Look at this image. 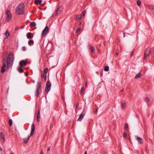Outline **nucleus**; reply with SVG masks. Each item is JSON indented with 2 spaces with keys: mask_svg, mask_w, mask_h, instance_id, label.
Segmentation results:
<instances>
[{
  "mask_svg": "<svg viewBox=\"0 0 154 154\" xmlns=\"http://www.w3.org/2000/svg\"><path fill=\"white\" fill-rule=\"evenodd\" d=\"M7 53H4L3 57V64L2 67L5 68L6 66L5 63L7 64V67L8 68L11 67L13 65L14 60V55L12 53L9 54L7 57Z\"/></svg>",
  "mask_w": 154,
  "mask_h": 154,
  "instance_id": "f257e3e1",
  "label": "nucleus"
},
{
  "mask_svg": "<svg viewBox=\"0 0 154 154\" xmlns=\"http://www.w3.org/2000/svg\"><path fill=\"white\" fill-rule=\"evenodd\" d=\"M24 4L21 3L17 7L15 11V13L17 15L23 14L24 13Z\"/></svg>",
  "mask_w": 154,
  "mask_h": 154,
  "instance_id": "f03ea898",
  "label": "nucleus"
},
{
  "mask_svg": "<svg viewBox=\"0 0 154 154\" xmlns=\"http://www.w3.org/2000/svg\"><path fill=\"white\" fill-rule=\"evenodd\" d=\"M49 29L48 26H46L42 31V38L45 37L48 32H49Z\"/></svg>",
  "mask_w": 154,
  "mask_h": 154,
  "instance_id": "7ed1b4c3",
  "label": "nucleus"
},
{
  "mask_svg": "<svg viewBox=\"0 0 154 154\" xmlns=\"http://www.w3.org/2000/svg\"><path fill=\"white\" fill-rule=\"evenodd\" d=\"M151 49L148 48L145 49L144 52L143 59L145 60L151 53Z\"/></svg>",
  "mask_w": 154,
  "mask_h": 154,
  "instance_id": "20e7f679",
  "label": "nucleus"
},
{
  "mask_svg": "<svg viewBox=\"0 0 154 154\" xmlns=\"http://www.w3.org/2000/svg\"><path fill=\"white\" fill-rule=\"evenodd\" d=\"M6 14L7 16L6 17V21L9 22L12 19V16L11 13L9 10H7Z\"/></svg>",
  "mask_w": 154,
  "mask_h": 154,
  "instance_id": "39448f33",
  "label": "nucleus"
},
{
  "mask_svg": "<svg viewBox=\"0 0 154 154\" xmlns=\"http://www.w3.org/2000/svg\"><path fill=\"white\" fill-rule=\"evenodd\" d=\"M87 111V109H86L85 108H84L82 113L80 115L79 118H78L77 121H81L82 119H83L84 116L85 115L86 112Z\"/></svg>",
  "mask_w": 154,
  "mask_h": 154,
  "instance_id": "423d86ee",
  "label": "nucleus"
},
{
  "mask_svg": "<svg viewBox=\"0 0 154 154\" xmlns=\"http://www.w3.org/2000/svg\"><path fill=\"white\" fill-rule=\"evenodd\" d=\"M63 9V7L61 6L59 7L54 12V15L55 16H57L59 14H60Z\"/></svg>",
  "mask_w": 154,
  "mask_h": 154,
  "instance_id": "0eeeda50",
  "label": "nucleus"
},
{
  "mask_svg": "<svg viewBox=\"0 0 154 154\" xmlns=\"http://www.w3.org/2000/svg\"><path fill=\"white\" fill-rule=\"evenodd\" d=\"M28 60L27 59L25 60H21L19 63V65L20 67H23V66H26L28 63Z\"/></svg>",
  "mask_w": 154,
  "mask_h": 154,
  "instance_id": "6e6552de",
  "label": "nucleus"
},
{
  "mask_svg": "<svg viewBox=\"0 0 154 154\" xmlns=\"http://www.w3.org/2000/svg\"><path fill=\"white\" fill-rule=\"evenodd\" d=\"M0 140L3 143H4L5 140V137L2 132L0 133Z\"/></svg>",
  "mask_w": 154,
  "mask_h": 154,
  "instance_id": "1a4fd4ad",
  "label": "nucleus"
},
{
  "mask_svg": "<svg viewBox=\"0 0 154 154\" xmlns=\"http://www.w3.org/2000/svg\"><path fill=\"white\" fill-rule=\"evenodd\" d=\"M35 130V125L34 124H32L31 128V132L30 136H32L33 135Z\"/></svg>",
  "mask_w": 154,
  "mask_h": 154,
  "instance_id": "9d476101",
  "label": "nucleus"
},
{
  "mask_svg": "<svg viewBox=\"0 0 154 154\" xmlns=\"http://www.w3.org/2000/svg\"><path fill=\"white\" fill-rule=\"evenodd\" d=\"M41 82H37L36 86V90L40 91L41 90Z\"/></svg>",
  "mask_w": 154,
  "mask_h": 154,
  "instance_id": "9b49d317",
  "label": "nucleus"
},
{
  "mask_svg": "<svg viewBox=\"0 0 154 154\" xmlns=\"http://www.w3.org/2000/svg\"><path fill=\"white\" fill-rule=\"evenodd\" d=\"M33 35L31 32H28L27 35V38L28 39L32 38L33 37Z\"/></svg>",
  "mask_w": 154,
  "mask_h": 154,
  "instance_id": "f8f14e48",
  "label": "nucleus"
},
{
  "mask_svg": "<svg viewBox=\"0 0 154 154\" xmlns=\"http://www.w3.org/2000/svg\"><path fill=\"white\" fill-rule=\"evenodd\" d=\"M136 140L138 141L140 144H142L143 143V140L142 138L139 137H137Z\"/></svg>",
  "mask_w": 154,
  "mask_h": 154,
  "instance_id": "ddd939ff",
  "label": "nucleus"
},
{
  "mask_svg": "<svg viewBox=\"0 0 154 154\" xmlns=\"http://www.w3.org/2000/svg\"><path fill=\"white\" fill-rule=\"evenodd\" d=\"M51 89V88L48 87H46L45 89V92L46 94H47L48 92L50 91Z\"/></svg>",
  "mask_w": 154,
  "mask_h": 154,
  "instance_id": "4468645a",
  "label": "nucleus"
},
{
  "mask_svg": "<svg viewBox=\"0 0 154 154\" xmlns=\"http://www.w3.org/2000/svg\"><path fill=\"white\" fill-rule=\"evenodd\" d=\"M42 2V0H35L34 1V3L36 5H38L40 4Z\"/></svg>",
  "mask_w": 154,
  "mask_h": 154,
  "instance_id": "2eb2a0df",
  "label": "nucleus"
},
{
  "mask_svg": "<svg viewBox=\"0 0 154 154\" xmlns=\"http://www.w3.org/2000/svg\"><path fill=\"white\" fill-rule=\"evenodd\" d=\"M5 34L6 36L5 38L7 39L8 38L9 36L10 35V33L8 31L6 30L5 32Z\"/></svg>",
  "mask_w": 154,
  "mask_h": 154,
  "instance_id": "dca6fc26",
  "label": "nucleus"
},
{
  "mask_svg": "<svg viewBox=\"0 0 154 154\" xmlns=\"http://www.w3.org/2000/svg\"><path fill=\"white\" fill-rule=\"evenodd\" d=\"M51 83L50 81H48L46 83V87H48L51 88Z\"/></svg>",
  "mask_w": 154,
  "mask_h": 154,
  "instance_id": "f3484780",
  "label": "nucleus"
},
{
  "mask_svg": "<svg viewBox=\"0 0 154 154\" xmlns=\"http://www.w3.org/2000/svg\"><path fill=\"white\" fill-rule=\"evenodd\" d=\"M147 8L149 9H151L152 10H154V6L152 5H148L147 6Z\"/></svg>",
  "mask_w": 154,
  "mask_h": 154,
  "instance_id": "a211bd4d",
  "label": "nucleus"
},
{
  "mask_svg": "<svg viewBox=\"0 0 154 154\" xmlns=\"http://www.w3.org/2000/svg\"><path fill=\"white\" fill-rule=\"evenodd\" d=\"M141 75L140 73H139L137 75H136L135 77V79H138L141 77Z\"/></svg>",
  "mask_w": 154,
  "mask_h": 154,
  "instance_id": "6ab92c4d",
  "label": "nucleus"
},
{
  "mask_svg": "<svg viewBox=\"0 0 154 154\" xmlns=\"http://www.w3.org/2000/svg\"><path fill=\"white\" fill-rule=\"evenodd\" d=\"M22 67L20 66V67H18L17 68V70L20 73H22L23 72V70L21 68Z\"/></svg>",
  "mask_w": 154,
  "mask_h": 154,
  "instance_id": "aec40b11",
  "label": "nucleus"
},
{
  "mask_svg": "<svg viewBox=\"0 0 154 154\" xmlns=\"http://www.w3.org/2000/svg\"><path fill=\"white\" fill-rule=\"evenodd\" d=\"M41 76L42 78H43L44 79L45 81H46L47 79V76L46 75V74H42Z\"/></svg>",
  "mask_w": 154,
  "mask_h": 154,
  "instance_id": "412c9836",
  "label": "nucleus"
},
{
  "mask_svg": "<svg viewBox=\"0 0 154 154\" xmlns=\"http://www.w3.org/2000/svg\"><path fill=\"white\" fill-rule=\"evenodd\" d=\"M30 137V136H28L26 138H24L23 139V141H24V142L25 143H27Z\"/></svg>",
  "mask_w": 154,
  "mask_h": 154,
  "instance_id": "4be33fe9",
  "label": "nucleus"
},
{
  "mask_svg": "<svg viewBox=\"0 0 154 154\" xmlns=\"http://www.w3.org/2000/svg\"><path fill=\"white\" fill-rule=\"evenodd\" d=\"M30 26L31 27L35 26H36V23L34 22H32L30 23Z\"/></svg>",
  "mask_w": 154,
  "mask_h": 154,
  "instance_id": "5701e85b",
  "label": "nucleus"
},
{
  "mask_svg": "<svg viewBox=\"0 0 154 154\" xmlns=\"http://www.w3.org/2000/svg\"><path fill=\"white\" fill-rule=\"evenodd\" d=\"M8 123L10 126H11L12 125L13 122L12 120L11 119H9Z\"/></svg>",
  "mask_w": 154,
  "mask_h": 154,
  "instance_id": "b1692460",
  "label": "nucleus"
},
{
  "mask_svg": "<svg viewBox=\"0 0 154 154\" xmlns=\"http://www.w3.org/2000/svg\"><path fill=\"white\" fill-rule=\"evenodd\" d=\"M34 44V41L32 40H30L28 42V44L29 45Z\"/></svg>",
  "mask_w": 154,
  "mask_h": 154,
  "instance_id": "393cba45",
  "label": "nucleus"
},
{
  "mask_svg": "<svg viewBox=\"0 0 154 154\" xmlns=\"http://www.w3.org/2000/svg\"><path fill=\"white\" fill-rule=\"evenodd\" d=\"M109 70V67L108 66H106L104 68V70L105 71H108Z\"/></svg>",
  "mask_w": 154,
  "mask_h": 154,
  "instance_id": "a878e982",
  "label": "nucleus"
},
{
  "mask_svg": "<svg viewBox=\"0 0 154 154\" xmlns=\"http://www.w3.org/2000/svg\"><path fill=\"white\" fill-rule=\"evenodd\" d=\"M39 91L36 90L35 91V94L36 97H38L39 94Z\"/></svg>",
  "mask_w": 154,
  "mask_h": 154,
  "instance_id": "bb28decb",
  "label": "nucleus"
},
{
  "mask_svg": "<svg viewBox=\"0 0 154 154\" xmlns=\"http://www.w3.org/2000/svg\"><path fill=\"white\" fill-rule=\"evenodd\" d=\"M137 4L138 6H140L141 4V2L140 0H137Z\"/></svg>",
  "mask_w": 154,
  "mask_h": 154,
  "instance_id": "cd10ccee",
  "label": "nucleus"
},
{
  "mask_svg": "<svg viewBox=\"0 0 154 154\" xmlns=\"http://www.w3.org/2000/svg\"><path fill=\"white\" fill-rule=\"evenodd\" d=\"M91 51L93 53L95 51L94 48L93 47L91 46Z\"/></svg>",
  "mask_w": 154,
  "mask_h": 154,
  "instance_id": "c85d7f7f",
  "label": "nucleus"
},
{
  "mask_svg": "<svg viewBox=\"0 0 154 154\" xmlns=\"http://www.w3.org/2000/svg\"><path fill=\"white\" fill-rule=\"evenodd\" d=\"M125 102H122V106L123 109H124L125 107Z\"/></svg>",
  "mask_w": 154,
  "mask_h": 154,
  "instance_id": "c756f323",
  "label": "nucleus"
},
{
  "mask_svg": "<svg viewBox=\"0 0 154 154\" xmlns=\"http://www.w3.org/2000/svg\"><path fill=\"white\" fill-rule=\"evenodd\" d=\"M81 18V16L80 15H78L76 17V19L77 20H80Z\"/></svg>",
  "mask_w": 154,
  "mask_h": 154,
  "instance_id": "7c9ffc66",
  "label": "nucleus"
},
{
  "mask_svg": "<svg viewBox=\"0 0 154 154\" xmlns=\"http://www.w3.org/2000/svg\"><path fill=\"white\" fill-rule=\"evenodd\" d=\"M128 124H126L125 125V129L127 130V131H128Z\"/></svg>",
  "mask_w": 154,
  "mask_h": 154,
  "instance_id": "2f4dec72",
  "label": "nucleus"
},
{
  "mask_svg": "<svg viewBox=\"0 0 154 154\" xmlns=\"http://www.w3.org/2000/svg\"><path fill=\"white\" fill-rule=\"evenodd\" d=\"M48 71V68L45 69L44 70V74H46Z\"/></svg>",
  "mask_w": 154,
  "mask_h": 154,
  "instance_id": "473e14b6",
  "label": "nucleus"
},
{
  "mask_svg": "<svg viewBox=\"0 0 154 154\" xmlns=\"http://www.w3.org/2000/svg\"><path fill=\"white\" fill-rule=\"evenodd\" d=\"M40 117V111L39 110H38V113H37V118H38V117Z\"/></svg>",
  "mask_w": 154,
  "mask_h": 154,
  "instance_id": "72a5a7b5",
  "label": "nucleus"
},
{
  "mask_svg": "<svg viewBox=\"0 0 154 154\" xmlns=\"http://www.w3.org/2000/svg\"><path fill=\"white\" fill-rule=\"evenodd\" d=\"M85 91V88L84 87L82 88L80 92L81 94H82Z\"/></svg>",
  "mask_w": 154,
  "mask_h": 154,
  "instance_id": "f704fd0d",
  "label": "nucleus"
},
{
  "mask_svg": "<svg viewBox=\"0 0 154 154\" xmlns=\"http://www.w3.org/2000/svg\"><path fill=\"white\" fill-rule=\"evenodd\" d=\"M5 68L3 67H2L1 69V72L2 73H3L5 72Z\"/></svg>",
  "mask_w": 154,
  "mask_h": 154,
  "instance_id": "c9c22d12",
  "label": "nucleus"
},
{
  "mask_svg": "<svg viewBox=\"0 0 154 154\" xmlns=\"http://www.w3.org/2000/svg\"><path fill=\"white\" fill-rule=\"evenodd\" d=\"M86 13V11H83L82 13V16H84L85 15V14Z\"/></svg>",
  "mask_w": 154,
  "mask_h": 154,
  "instance_id": "e433bc0d",
  "label": "nucleus"
},
{
  "mask_svg": "<svg viewBox=\"0 0 154 154\" xmlns=\"http://www.w3.org/2000/svg\"><path fill=\"white\" fill-rule=\"evenodd\" d=\"M81 30V28H79L77 30H76V33H78L79 32V31H80V30Z\"/></svg>",
  "mask_w": 154,
  "mask_h": 154,
  "instance_id": "4c0bfd02",
  "label": "nucleus"
},
{
  "mask_svg": "<svg viewBox=\"0 0 154 154\" xmlns=\"http://www.w3.org/2000/svg\"><path fill=\"white\" fill-rule=\"evenodd\" d=\"M145 100L147 102H149V100L148 97H146L145 98Z\"/></svg>",
  "mask_w": 154,
  "mask_h": 154,
  "instance_id": "58836bf2",
  "label": "nucleus"
},
{
  "mask_svg": "<svg viewBox=\"0 0 154 154\" xmlns=\"http://www.w3.org/2000/svg\"><path fill=\"white\" fill-rule=\"evenodd\" d=\"M127 134L126 133H124L123 134V136L124 138H126L127 137Z\"/></svg>",
  "mask_w": 154,
  "mask_h": 154,
  "instance_id": "ea45409f",
  "label": "nucleus"
},
{
  "mask_svg": "<svg viewBox=\"0 0 154 154\" xmlns=\"http://www.w3.org/2000/svg\"><path fill=\"white\" fill-rule=\"evenodd\" d=\"M23 50V51H25L26 50V48L25 46H23L22 48Z\"/></svg>",
  "mask_w": 154,
  "mask_h": 154,
  "instance_id": "a19ab883",
  "label": "nucleus"
},
{
  "mask_svg": "<svg viewBox=\"0 0 154 154\" xmlns=\"http://www.w3.org/2000/svg\"><path fill=\"white\" fill-rule=\"evenodd\" d=\"M50 147H48L47 149V151L48 152L50 150Z\"/></svg>",
  "mask_w": 154,
  "mask_h": 154,
  "instance_id": "79ce46f5",
  "label": "nucleus"
},
{
  "mask_svg": "<svg viewBox=\"0 0 154 154\" xmlns=\"http://www.w3.org/2000/svg\"><path fill=\"white\" fill-rule=\"evenodd\" d=\"M37 120L38 122H39L40 121V117L37 118Z\"/></svg>",
  "mask_w": 154,
  "mask_h": 154,
  "instance_id": "37998d69",
  "label": "nucleus"
},
{
  "mask_svg": "<svg viewBox=\"0 0 154 154\" xmlns=\"http://www.w3.org/2000/svg\"><path fill=\"white\" fill-rule=\"evenodd\" d=\"M78 106H79V104L78 103H77L76 105V108L77 109L78 108Z\"/></svg>",
  "mask_w": 154,
  "mask_h": 154,
  "instance_id": "c03bdc74",
  "label": "nucleus"
},
{
  "mask_svg": "<svg viewBox=\"0 0 154 154\" xmlns=\"http://www.w3.org/2000/svg\"><path fill=\"white\" fill-rule=\"evenodd\" d=\"M87 82L85 84V86L86 87H88V86H87Z\"/></svg>",
  "mask_w": 154,
  "mask_h": 154,
  "instance_id": "a18cd8bd",
  "label": "nucleus"
},
{
  "mask_svg": "<svg viewBox=\"0 0 154 154\" xmlns=\"http://www.w3.org/2000/svg\"><path fill=\"white\" fill-rule=\"evenodd\" d=\"M97 111V109H95L94 110V112H96Z\"/></svg>",
  "mask_w": 154,
  "mask_h": 154,
  "instance_id": "49530a36",
  "label": "nucleus"
},
{
  "mask_svg": "<svg viewBox=\"0 0 154 154\" xmlns=\"http://www.w3.org/2000/svg\"><path fill=\"white\" fill-rule=\"evenodd\" d=\"M24 74L26 76H27L28 75V74L26 72H25Z\"/></svg>",
  "mask_w": 154,
  "mask_h": 154,
  "instance_id": "de8ad7c7",
  "label": "nucleus"
},
{
  "mask_svg": "<svg viewBox=\"0 0 154 154\" xmlns=\"http://www.w3.org/2000/svg\"><path fill=\"white\" fill-rule=\"evenodd\" d=\"M0 150L1 151H2V148L1 147V146H0Z\"/></svg>",
  "mask_w": 154,
  "mask_h": 154,
  "instance_id": "09e8293b",
  "label": "nucleus"
},
{
  "mask_svg": "<svg viewBox=\"0 0 154 154\" xmlns=\"http://www.w3.org/2000/svg\"><path fill=\"white\" fill-rule=\"evenodd\" d=\"M134 54V52L132 51L131 53V56L133 55Z\"/></svg>",
  "mask_w": 154,
  "mask_h": 154,
  "instance_id": "8fccbe9b",
  "label": "nucleus"
},
{
  "mask_svg": "<svg viewBox=\"0 0 154 154\" xmlns=\"http://www.w3.org/2000/svg\"><path fill=\"white\" fill-rule=\"evenodd\" d=\"M40 154H43V152L42 150L41 151Z\"/></svg>",
  "mask_w": 154,
  "mask_h": 154,
  "instance_id": "3c124183",
  "label": "nucleus"
},
{
  "mask_svg": "<svg viewBox=\"0 0 154 154\" xmlns=\"http://www.w3.org/2000/svg\"><path fill=\"white\" fill-rule=\"evenodd\" d=\"M9 88H8V89H7V93H8V90H9Z\"/></svg>",
  "mask_w": 154,
  "mask_h": 154,
  "instance_id": "603ef678",
  "label": "nucleus"
},
{
  "mask_svg": "<svg viewBox=\"0 0 154 154\" xmlns=\"http://www.w3.org/2000/svg\"><path fill=\"white\" fill-rule=\"evenodd\" d=\"M116 55L117 56H118V53H116Z\"/></svg>",
  "mask_w": 154,
  "mask_h": 154,
  "instance_id": "864d4df0",
  "label": "nucleus"
},
{
  "mask_svg": "<svg viewBox=\"0 0 154 154\" xmlns=\"http://www.w3.org/2000/svg\"><path fill=\"white\" fill-rule=\"evenodd\" d=\"M84 154H87V151H85Z\"/></svg>",
  "mask_w": 154,
  "mask_h": 154,
  "instance_id": "5fc2aeb1",
  "label": "nucleus"
},
{
  "mask_svg": "<svg viewBox=\"0 0 154 154\" xmlns=\"http://www.w3.org/2000/svg\"><path fill=\"white\" fill-rule=\"evenodd\" d=\"M32 83H35V81L34 80H33V81H32Z\"/></svg>",
  "mask_w": 154,
  "mask_h": 154,
  "instance_id": "6e6d98bb",
  "label": "nucleus"
},
{
  "mask_svg": "<svg viewBox=\"0 0 154 154\" xmlns=\"http://www.w3.org/2000/svg\"><path fill=\"white\" fill-rule=\"evenodd\" d=\"M10 154H14L13 153H10Z\"/></svg>",
  "mask_w": 154,
  "mask_h": 154,
  "instance_id": "4d7b16f0",
  "label": "nucleus"
},
{
  "mask_svg": "<svg viewBox=\"0 0 154 154\" xmlns=\"http://www.w3.org/2000/svg\"><path fill=\"white\" fill-rule=\"evenodd\" d=\"M123 91V90H122L121 91V92H122V91Z\"/></svg>",
  "mask_w": 154,
  "mask_h": 154,
  "instance_id": "13d9d810",
  "label": "nucleus"
},
{
  "mask_svg": "<svg viewBox=\"0 0 154 154\" xmlns=\"http://www.w3.org/2000/svg\"><path fill=\"white\" fill-rule=\"evenodd\" d=\"M129 140H130V138H129Z\"/></svg>",
  "mask_w": 154,
  "mask_h": 154,
  "instance_id": "bf43d9fd",
  "label": "nucleus"
}]
</instances>
